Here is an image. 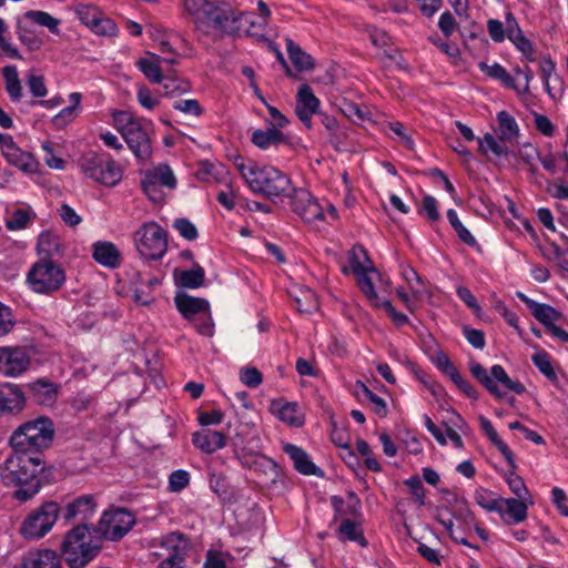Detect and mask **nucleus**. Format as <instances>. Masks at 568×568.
Listing matches in <instances>:
<instances>
[{
	"label": "nucleus",
	"instance_id": "obj_1",
	"mask_svg": "<svg viewBox=\"0 0 568 568\" xmlns=\"http://www.w3.org/2000/svg\"><path fill=\"white\" fill-rule=\"evenodd\" d=\"M43 460L37 456L13 454L1 467L0 477L7 486H18L14 497L20 501L32 498L40 489L38 475L43 470Z\"/></svg>",
	"mask_w": 568,
	"mask_h": 568
},
{
	"label": "nucleus",
	"instance_id": "obj_2",
	"mask_svg": "<svg viewBox=\"0 0 568 568\" xmlns=\"http://www.w3.org/2000/svg\"><path fill=\"white\" fill-rule=\"evenodd\" d=\"M101 549V537L92 535L87 524L69 530L61 544V554L70 568H84Z\"/></svg>",
	"mask_w": 568,
	"mask_h": 568
},
{
	"label": "nucleus",
	"instance_id": "obj_3",
	"mask_svg": "<svg viewBox=\"0 0 568 568\" xmlns=\"http://www.w3.org/2000/svg\"><path fill=\"white\" fill-rule=\"evenodd\" d=\"M247 184L254 193L275 201L288 196L292 191L291 179L274 166L265 165L247 173Z\"/></svg>",
	"mask_w": 568,
	"mask_h": 568
},
{
	"label": "nucleus",
	"instance_id": "obj_4",
	"mask_svg": "<svg viewBox=\"0 0 568 568\" xmlns=\"http://www.w3.org/2000/svg\"><path fill=\"white\" fill-rule=\"evenodd\" d=\"M112 118L135 156L140 160L149 159L152 153L151 141L141 122L126 111H113Z\"/></svg>",
	"mask_w": 568,
	"mask_h": 568
},
{
	"label": "nucleus",
	"instance_id": "obj_5",
	"mask_svg": "<svg viewBox=\"0 0 568 568\" xmlns=\"http://www.w3.org/2000/svg\"><path fill=\"white\" fill-rule=\"evenodd\" d=\"M65 282V272L57 262L37 261L27 274V283L39 294H52Z\"/></svg>",
	"mask_w": 568,
	"mask_h": 568
},
{
	"label": "nucleus",
	"instance_id": "obj_6",
	"mask_svg": "<svg viewBox=\"0 0 568 568\" xmlns=\"http://www.w3.org/2000/svg\"><path fill=\"white\" fill-rule=\"evenodd\" d=\"M134 243L142 257L160 260L168 250V234L158 223L148 222L135 231Z\"/></svg>",
	"mask_w": 568,
	"mask_h": 568
},
{
	"label": "nucleus",
	"instance_id": "obj_7",
	"mask_svg": "<svg viewBox=\"0 0 568 568\" xmlns=\"http://www.w3.org/2000/svg\"><path fill=\"white\" fill-rule=\"evenodd\" d=\"M60 506L55 501H45L31 511L20 526V534L26 539H40L45 536L58 519Z\"/></svg>",
	"mask_w": 568,
	"mask_h": 568
},
{
	"label": "nucleus",
	"instance_id": "obj_8",
	"mask_svg": "<svg viewBox=\"0 0 568 568\" xmlns=\"http://www.w3.org/2000/svg\"><path fill=\"white\" fill-rule=\"evenodd\" d=\"M134 515L125 508H116L103 513L93 531L101 537V540L108 539L118 541L122 539L134 526Z\"/></svg>",
	"mask_w": 568,
	"mask_h": 568
},
{
	"label": "nucleus",
	"instance_id": "obj_9",
	"mask_svg": "<svg viewBox=\"0 0 568 568\" xmlns=\"http://www.w3.org/2000/svg\"><path fill=\"white\" fill-rule=\"evenodd\" d=\"M54 428H16L10 445L16 454L29 455L49 448L53 442Z\"/></svg>",
	"mask_w": 568,
	"mask_h": 568
},
{
	"label": "nucleus",
	"instance_id": "obj_10",
	"mask_svg": "<svg viewBox=\"0 0 568 568\" xmlns=\"http://www.w3.org/2000/svg\"><path fill=\"white\" fill-rule=\"evenodd\" d=\"M237 20L239 17L235 11L226 2H205L199 16L195 17V24L197 28H200L201 24H206L216 30L233 33L239 29L236 26Z\"/></svg>",
	"mask_w": 568,
	"mask_h": 568
},
{
	"label": "nucleus",
	"instance_id": "obj_11",
	"mask_svg": "<svg viewBox=\"0 0 568 568\" xmlns=\"http://www.w3.org/2000/svg\"><path fill=\"white\" fill-rule=\"evenodd\" d=\"M470 373L490 394L496 397L503 396L496 385V382L500 383L506 390L514 392L516 394H523L526 389L519 382L510 379L501 365H494L490 368V375H488L486 368L479 363H471Z\"/></svg>",
	"mask_w": 568,
	"mask_h": 568
},
{
	"label": "nucleus",
	"instance_id": "obj_12",
	"mask_svg": "<svg viewBox=\"0 0 568 568\" xmlns=\"http://www.w3.org/2000/svg\"><path fill=\"white\" fill-rule=\"evenodd\" d=\"M288 197L291 199L292 210L304 222L312 223L323 219V209L307 190L292 189Z\"/></svg>",
	"mask_w": 568,
	"mask_h": 568
},
{
	"label": "nucleus",
	"instance_id": "obj_13",
	"mask_svg": "<svg viewBox=\"0 0 568 568\" xmlns=\"http://www.w3.org/2000/svg\"><path fill=\"white\" fill-rule=\"evenodd\" d=\"M30 357L24 348L0 347V373L17 376L28 369Z\"/></svg>",
	"mask_w": 568,
	"mask_h": 568
},
{
	"label": "nucleus",
	"instance_id": "obj_14",
	"mask_svg": "<svg viewBox=\"0 0 568 568\" xmlns=\"http://www.w3.org/2000/svg\"><path fill=\"white\" fill-rule=\"evenodd\" d=\"M320 100L308 84L300 87L296 95L295 113L307 129L312 128V115L317 113Z\"/></svg>",
	"mask_w": 568,
	"mask_h": 568
},
{
	"label": "nucleus",
	"instance_id": "obj_15",
	"mask_svg": "<svg viewBox=\"0 0 568 568\" xmlns=\"http://www.w3.org/2000/svg\"><path fill=\"white\" fill-rule=\"evenodd\" d=\"M281 445L283 452L292 459L296 471L306 476L324 477V471L311 460L303 448L286 442H282Z\"/></svg>",
	"mask_w": 568,
	"mask_h": 568
},
{
	"label": "nucleus",
	"instance_id": "obj_16",
	"mask_svg": "<svg viewBox=\"0 0 568 568\" xmlns=\"http://www.w3.org/2000/svg\"><path fill=\"white\" fill-rule=\"evenodd\" d=\"M270 412L276 416L280 422L291 426H302L305 423L304 413L296 403H291L284 398L273 399L270 404Z\"/></svg>",
	"mask_w": 568,
	"mask_h": 568
},
{
	"label": "nucleus",
	"instance_id": "obj_17",
	"mask_svg": "<svg viewBox=\"0 0 568 568\" xmlns=\"http://www.w3.org/2000/svg\"><path fill=\"white\" fill-rule=\"evenodd\" d=\"M192 442L203 453L213 454L225 446L226 435L213 428H200L193 433Z\"/></svg>",
	"mask_w": 568,
	"mask_h": 568
},
{
	"label": "nucleus",
	"instance_id": "obj_18",
	"mask_svg": "<svg viewBox=\"0 0 568 568\" xmlns=\"http://www.w3.org/2000/svg\"><path fill=\"white\" fill-rule=\"evenodd\" d=\"M174 303L184 318L191 321L197 314H209L210 304L201 297H193L186 293H178Z\"/></svg>",
	"mask_w": 568,
	"mask_h": 568
},
{
	"label": "nucleus",
	"instance_id": "obj_19",
	"mask_svg": "<svg viewBox=\"0 0 568 568\" xmlns=\"http://www.w3.org/2000/svg\"><path fill=\"white\" fill-rule=\"evenodd\" d=\"M21 568H61V559L54 550H33L23 557Z\"/></svg>",
	"mask_w": 568,
	"mask_h": 568
},
{
	"label": "nucleus",
	"instance_id": "obj_20",
	"mask_svg": "<svg viewBox=\"0 0 568 568\" xmlns=\"http://www.w3.org/2000/svg\"><path fill=\"white\" fill-rule=\"evenodd\" d=\"M38 261L55 262L54 258L61 257L64 253L63 244L60 237L51 232H43L38 241Z\"/></svg>",
	"mask_w": 568,
	"mask_h": 568
},
{
	"label": "nucleus",
	"instance_id": "obj_21",
	"mask_svg": "<svg viewBox=\"0 0 568 568\" xmlns=\"http://www.w3.org/2000/svg\"><path fill=\"white\" fill-rule=\"evenodd\" d=\"M97 504L92 495H83L69 503L64 509L65 520H87L95 511Z\"/></svg>",
	"mask_w": 568,
	"mask_h": 568
},
{
	"label": "nucleus",
	"instance_id": "obj_22",
	"mask_svg": "<svg viewBox=\"0 0 568 568\" xmlns=\"http://www.w3.org/2000/svg\"><path fill=\"white\" fill-rule=\"evenodd\" d=\"M517 296L527 305L534 317L538 322H540L546 328H549L551 325L555 324V322L560 320L561 314L552 306L537 303L520 292L517 293Z\"/></svg>",
	"mask_w": 568,
	"mask_h": 568
},
{
	"label": "nucleus",
	"instance_id": "obj_23",
	"mask_svg": "<svg viewBox=\"0 0 568 568\" xmlns=\"http://www.w3.org/2000/svg\"><path fill=\"white\" fill-rule=\"evenodd\" d=\"M32 399L43 406H51L57 402L59 386L47 379H38L29 385Z\"/></svg>",
	"mask_w": 568,
	"mask_h": 568
},
{
	"label": "nucleus",
	"instance_id": "obj_24",
	"mask_svg": "<svg viewBox=\"0 0 568 568\" xmlns=\"http://www.w3.org/2000/svg\"><path fill=\"white\" fill-rule=\"evenodd\" d=\"M24 396L22 392L11 384L0 387V412L14 414L23 408Z\"/></svg>",
	"mask_w": 568,
	"mask_h": 568
},
{
	"label": "nucleus",
	"instance_id": "obj_25",
	"mask_svg": "<svg viewBox=\"0 0 568 568\" xmlns=\"http://www.w3.org/2000/svg\"><path fill=\"white\" fill-rule=\"evenodd\" d=\"M92 256L97 263L109 268H116L121 264V254L111 242L94 243Z\"/></svg>",
	"mask_w": 568,
	"mask_h": 568
},
{
	"label": "nucleus",
	"instance_id": "obj_26",
	"mask_svg": "<svg viewBox=\"0 0 568 568\" xmlns=\"http://www.w3.org/2000/svg\"><path fill=\"white\" fill-rule=\"evenodd\" d=\"M356 275V282L362 291V293L365 295V297L371 302V304L375 307L381 306V300L374 288V278L373 276H376L381 278L379 272L374 267V265H369L366 270L355 274Z\"/></svg>",
	"mask_w": 568,
	"mask_h": 568
},
{
	"label": "nucleus",
	"instance_id": "obj_27",
	"mask_svg": "<svg viewBox=\"0 0 568 568\" xmlns=\"http://www.w3.org/2000/svg\"><path fill=\"white\" fill-rule=\"evenodd\" d=\"M94 174L95 176H90V179L105 186H114L122 179V171L115 162L113 160H103L102 158Z\"/></svg>",
	"mask_w": 568,
	"mask_h": 568
},
{
	"label": "nucleus",
	"instance_id": "obj_28",
	"mask_svg": "<svg viewBox=\"0 0 568 568\" xmlns=\"http://www.w3.org/2000/svg\"><path fill=\"white\" fill-rule=\"evenodd\" d=\"M163 546L169 550L168 558L183 562L190 549V541L183 534L174 531L164 538Z\"/></svg>",
	"mask_w": 568,
	"mask_h": 568
},
{
	"label": "nucleus",
	"instance_id": "obj_29",
	"mask_svg": "<svg viewBox=\"0 0 568 568\" xmlns=\"http://www.w3.org/2000/svg\"><path fill=\"white\" fill-rule=\"evenodd\" d=\"M252 143L260 149H267L272 145L286 143L285 135L274 125L266 130H255L252 133Z\"/></svg>",
	"mask_w": 568,
	"mask_h": 568
},
{
	"label": "nucleus",
	"instance_id": "obj_30",
	"mask_svg": "<svg viewBox=\"0 0 568 568\" xmlns=\"http://www.w3.org/2000/svg\"><path fill=\"white\" fill-rule=\"evenodd\" d=\"M498 138L503 142L511 143L519 135L518 124L513 115L507 111H500L497 114Z\"/></svg>",
	"mask_w": 568,
	"mask_h": 568
},
{
	"label": "nucleus",
	"instance_id": "obj_31",
	"mask_svg": "<svg viewBox=\"0 0 568 568\" xmlns=\"http://www.w3.org/2000/svg\"><path fill=\"white\" fill-rule=\"evenodd\" d=\"M286 50L296 70L311 71L314 69L313 58L304 50H302V48L293 40L286 39Z\"/></svg>",
	"mask_w": 568,
	"mask_h": 568
},
{
	"label": "nucleus",
	"instance_id": "obj_32",
	"mask_svg": "<svg viewBox=\"0 0 568 568\" xmlns=\"http://www.w3.org/2000/svg\"><path fill=\"white\" fill-rule=\"evenodd\" d=\"M506 506V510L504 509V520L508 524L510 523H521L527 517V506L524 499L519 498H503V507Z\"/></svg>",
	"mask_w": 568,
	"mask_h": 568
},
{
	"label": "nucleus",
	"instance_id": "obj_33",
	"mask_svg": "<svg viewBox=\"0 0 568 568\" xmlns=\"http://www.w3.org/2000/svg\"><path fill=\"white\" fill-rule=\"evenodd\" d=\"M2 154L8 162L24 172H32L34 170L36 163L32 155L20 150L17 144L4 151Z\"/></svg>",
	"mask_w": 568,
	"mask_h": 568
},
{
	"label": "nucleus",
	"instance_id": "obj_34",
	"mask_svg": "<svg viewBox=\"0 0 568 568\" xmlns=\"http://www.w3.org/2000/svg\"><path fill=\"white\" fill-rule=\"evenodd\" d=\"M2 75L6 83V90L13 101H20L22 98V87L19 80L18 70L14 65H7L2 69Z\"/></svg>",
	"mask_w": 568,
	"mask_h": 568
},
{
	"label": "nucleus",
	"instance_id": "obj_35",
	"mask_svg": "<svg viewBox=\"0 0 568 568\" xmlns=\"http://www.w3.org/2000/svg\"><path fill=\"white\" fill-rule=\"evenodd\" d=\"M479 69L488 77L499 80L505 87L517 90L514 78L498 63L489 65L486 62H479Z\"/></svg>",
	"mask_w": 568,
	"mask_h": 568
},
{
	"label": "nucleus",
	"instance_id": "obj_36",
	"mask_svg": "<svg viewBox=\"0 0 568 568\" xmlns=\"http://www.w3.org/2000/svg\"><path fill=\"white\" fill-rule=\"evenodd\" d=\"M474 498L476 504L484 509L488 511H498L504 516L503 498H495L493 491L479 488L475 491Z\"/></svg>",
	"mask_w": 568,
	"mask_h": 568
},
{
	"label": "nucleus",
	"instance_id": "obj_37",
	"mask_svg": "<svg viewBox=\"0 0 568 568\" xmlns=\"http://www.w3.org/2000/svg\"><path fill=\"white\" fill-rule=\"evenodd\" d=\"M337 532L348 540L358 542L362 547L367 546V540L364 537V531L361 528V525L351 519H344L341 523Z\"/></svg>",
	"mask_w": 568,
	"mask_h": 568
},
{
	"label": "nucleus",
	"instance_id": "obj_38",
	"mask_svg": "<svg viewBox=\"0 0 568 568\" xmlns=\"http://www.w3.org/2000/svg\"><path fill=\"white\" fill-rule=\"evenodd\" d=\"M478 149L483 154H487L488 151L494 153L496 156L507 155L509 153L507 142L497 140L493 134L486 133L483 139L478 140Z\"/></svg>",
	"mask_w": 568,
	"mask_h": 568
},
{
	"label": "nucleus",
	"instance_id": "obj_39",
	"mask_svg": "<svg viewBox=\"0 0 568 568\" xmlns=\"http://www.w3.org/2000/svg\"><path fill=\"white\" fill-rule=\"evenodd\" d=\"M204 270L195 264L191 270L183 271L179 278V285L186 288H197L204 283Z\"/></svg>",
	"mask_w": 568,
	"mask_h": 568
},
{
	"label": "nucleus",
	"instance_id": "obj_40",
	"mask_svg": "<svg viewBox=\"0 0 568 568\" xmlns=\"http://www.w3.org/2000/svg\"><path fill=\"white\" fill-rule=\"evenodd\" d=\"M24 17L39 26L48 28L50 30V32H52L53 34H59V32H60L59 31L60 20L52 17L48 12L31 10V11H27L24 13Z\"/></svg>",
	"mask_w": 568,
	"mask_h": 568
},
{
	"label": "nucleus",
	"instance_id": "obj_41",
	"mask_svg": "<svg viewBox=\"0 0 568 568\" xmlns=\"http://www.w3.org/2000/svg\"><path fill=\"white\" fill-rule=\"evenodd\" d=\"M351 268L354 274H357L369 265H373L366 250L362 245H354L349 252Z\"/></svg>",
	"mask_w": 568,
	"mask_h": 568
},
{
	"label": "nucleus",
	"instance_id": "obj_42",
	"mask_svg": "<svg viewBox=\"0 0 568 568\" xmlns=\"http://www.w3.org/2000/svg\"><path fill=\"white\" fill-rule=\"evenodd\" d=\"M146 174L160 186L174 189L176 185L174 174L168 165H160L154 170L146 172Z\"/></svg>",
	"mask_w": 568,
	"mask_h": 568
},
{
	"label": "nucleus",
	"instance_id": "obj_43",
	"mask_svg": "<svg viewBox=\"0 0 568 568\" xmlns=\"http://www.w3.org/2000/svg\"><path fill=\"white\" fill-rule=\"evenodd\" d=\"M136 67L153 83H161L165 78L160 65L146 58L139 59L136 61Z\"/></svg>",
	"mask_w": 568,
	"mask_h": 568
},
{
	"label": "nucleus",
	"instance_id": "obj_44",
	"mask_svg": "<svg viewBox=\"0 0 568 568\" xmlns=\"http://www.w3.org/2000/svg\"><path fill=\"white\" fill-rule=\"evenodd\" d=\"M341 111L346 118L356 124L369 119V112L366 108L351 101H344L341 105Z\"/></svg>",
	"mask_w": 568,
	"mask_h": 568
},
{
	"label": "nucleus",
	"instance_id": "obj_45",
	"mask_svg": "<svg viewBox=\"0 0 568 568\" xmlns=\"http://www.w3.org/2000/svg\"><path fill=\"white\" fill-rule=\"evenodd\" d=\"M447 219L462 242H464L465 244H467L469 246H473L476 244L475 237L470 234V232L459 221L455 210L449 209L447 211Z\"/></svg>",
	"mask_w": 568,
	"mask_h": 568
},
{
	"label": "nucleus",
	"instance_id": "obj_46",
	"mask_svg": "<svg viewBox=\"0 0 568 568\" xmlns=\"http://www.w3.org/2000/svg\"><path fill=\"white\" fill-rule=\"evenodd\" d=\"M163 83L164 95L175 97L190 90V83L185 80L178 79L170 74L165 75Z\"/></svg>",
	"mask_w": 568,
	"mask_h": 568
},
{
	"label": "nucleus",
	"instance_id": "obj_47",
	"mask_svg": "<svg viewBox=\"0 0 568 568\" xmlns=\"http://www.w3.org/2000/svg\"><path fill=\"white\" fill-rule=\"evenodd\" d=\"M331 440L334 445L344 449L347 457L356 459V455L351 447V436L347 428H333L331 433Z\"/></svg>",
	"mask_w": 568,
	"mask_h": 568
},
{
	"label": "nucleus",
	"instance_id": "obj_48",
	"mask_svg": "<svg viewBox=\"0 0 568 568\" xmlns=\"http://www.w3.org/2000/svg\"><path fill=\"white\" fill-rule=\"evenodd\" d=\"M532 362L538 367V369L550 381H556L557 375L551 365L550 356L545 351H539L532 355Z\"/></svg>",
	"mask_w": 568,
	"mask_h": 568
},
{
	"label": "nucleus",
	"instance_id": "obj_49",
	"mask_svg": "<svg viewBox=\"0 0 568 568\" xmlns=\"http://www.w3.org/2000/svg\"><path fill=\"white\" fill-rule=\"evenodd\" d=\"M90 29L99 36L109 37L115 36L118 31L115 23L111 19L103 17L101 12Z\"/></svg>",
	"mask_w": 568,
	"mask_h": 568
},
{
	"label": "nucleus",
	"instance_id": "obj_50",
	"mask_svg": "<svg viewBox=\"0 0 568 568\" xmlns=\"http://www.w3.org/2000/svg\"><path fill=\"white\" fill-rule=\"evenodd\" d=\"M435 439L440 444H446V437H448L455 447L462 448L463 447V440L460 435L454 429V428H428Z\"/></svg>",
	"mask_w": 568,
	"mask_h": 568
},
{
	"label": "nucleus",
	"instance_id": "obj_51",
	"mask_svg": "<svg viewBox=\"0 0 568 568\" xmlns=\"http://www.w3.org/2000/svg\"><path fill=\"white\" fill-rule=\"evenodd\" d=\"M296 308L298 312L310 313L317 310L316 294L311 290L301 292V296L295 297Z\"/></svg>",
	"mask_w": 568,
	"mask_h": 568
},
{
	"label": "nucleus",
	"instance_id": "obj_52",
	"mask_svg": "<svg viewBox=\"0 0 568 568\" xmlns=\"http://www.w3.org/2000/svg\"><path fill=\"white\" fill-rule=\"evenodd\" d=\"M101 155L94 152H88L83 154L79 160L81 171L87 178L95 176L98 165H100Z\"/></svg>",
	"mask_w": 568,
	"mask_h": 568
},
{
	"label": "nucleus",
	"instance_id": "obj_53",
	"mask_svg": "<svg viewBox=\"0 0 568 568\" xmlns=\"http://www.w3.org/2000/svg\"><path fill=\"white\" fill-rule=\"evenodd\" d=\"M31 221V215L28 211L19 209L16 210L11 217L6 221V226L10 231L26 229Z\"/></svg>",
	"mask_w": 568,
	"mask_h": 568
},
{
	"label": "nucleus",
	"instance_id": "obj_54",
	"mask_svg": "<svg viewBox=\"0 0 568 568\" xmlns=\"http://www.w3.org/2000/svg\"><path fill=\"white\" fill-rule=\"evenodd\" d=\"M27 84L34 98H43L47 95L48 90L44 83V77L41 74H36L33 71H30L27 78Z\"/></svg>",
	"mask_w": 568,
	"mask_h": 568
},
{
	"label": "nucleus",
	"instance_id": "obj_55",
	"mask_svg": "<svg viewBox=\"0 0 568 568\" xmlns=\"http://www.w3.org/2000/svg\"><path fill=\"white\" fill-rule=\"evenodd\" d=\"M75 13L84 26L91 28V24L95 21L100 11L94 6L79 4L75 7Z\"/></svg>",
	"mask_w": 568,
	"mask_h": 568
},
{
	"label": "nucleus",
	"instance_id": "obj_56",
	"mask_svg": "<svg viewBox=\"0 0 568 568\" xmlns=\"http://www.w3.org/2000/svg\"><path fill=\"white\" fill-rule=\"evenodd\" d=\"M506 481L510 488V490L517 496L519 499H525L528 495V489L521 477L516 475L515 469H511L509 475L506 478Z\"/></svg>",
	"mask_w": 568,
	"mask_h": 568
},
{
	"label": "nucleus",
	"instance_id": "obj_57",
	"mask_svg": "<svg viewBox=\"0 0 568 568\" xmlns=\"http://www.w3.org/2000/svg\"><path fill=\"white\" fill-rule=\"evenodd\" d=\"M240 379L248 387L255 388L262 384V373L256 367H246L241 369Z\"/></svg>",
	"mask_w": 568,
	"mask_h": 568
},
{
	"label": "nucleus",
	"instance_id": "obj_58",
	"mask_svg": "<svg viewBox=\"0 0 568 568\" xmlns=\"http://www.w3.org/2000/svg\"><path fill=\"white\" fill-rule=\"evenodd\" d=\"M141 187L152 202H160L162 200L160 185L155 183L146 173L141 181Z\"/></svg>",
	"mask_w": 568,
	"mask_h": 568
},
{
	"label": "nucleus",
	"instance_id": "obj_59",
	"mask_svg": "<svg viewBox=\"0 0 568 568\" xmlns=\"http://www.w3.org/2000/svg\"><path fill=\"white\" fill-rule=\"evenodd\" d=\"M173 226L185 240L193 241L197 237V230L195 225L191 223L187 219L175 220Z\"/></svg>",
	"mask_w": 568,
	"mask_h": 568
},
{
	"label": "nucleus",
	"instance_id": "obj_60",
	"mask_svg": "<svg viewBox=\"0 0 568 568\" xmlns=\"http://www.w3.org/2000/svg\"><path fill=\"white\" fill-rule=\"evenodd\" d=\"M424 212L429 220V222L434 223L437 222L440 217L438 209H437V201L432 195H425L422 201V210L419 213Z\"/></svg>",
	"mask_w": 568,
	"mask_h": 568
},
{
	"label": "nucleus",
	"instance_id": "obj_61",
	"mask_svg": "<svg viewBox=\"0 0 568 568\" xmlns=\"http://www.w3.org/2000/svg\"><path fill=\"white\" fill-rule=\"evenodd\" d=\"M190 483V475L187 471L179 469L170 475L169 486L172 491H180L184 489Z\"/></svg>",
	"mask_w": 568,
	"mask_h": 568
},
{
	"label": "nucleus",
	"instance_id": "obj_62",
	"mask_svg": "<svg viewBox=\"0 0 568 568\" xmlns=\"http://www.w3.org/2000/svg\"><path fill=\"white\" fill-rule=\"evenodd\" d=\"M405 485L410 489V493L415 497L419 506L425 505V489L422 480L418 476H413L405 480Z\"/></svg>",
	"mask_w": 568,
	"mask_h": 568
},
{
	"label": "nucleus",
	"instance_id": "obj_63",
	"mask_svg": "<svg viewBox=\"0 0 568 568\" xmlns=\"http://www.w3.org/2000/svg\"><path fill=\"white\" fill-rule=\"evenodd\" d=\"M532 115L536 130L545 136H551L555 132V126L548 116L537 112H534Z\"/></svg>",
	"mask_w": 568,
	"mask_h": 568
},
{
	"label": "nucleus",
	"instance_id": "obj_64",
	"mask_svg": "<svg viewBox=\"0 0 568 568\" xmlns=\"http://www.w3.org/2000/svg\"><path fill=\"white\" fill-rule=\"evenodd\" d=\"M438 28L446 38H449L455 32L457 23L449 11L442 13L438 21Z\"/></svg>",
	"mask_w": 568,
	"mask_h": 568
}]
</instances>
